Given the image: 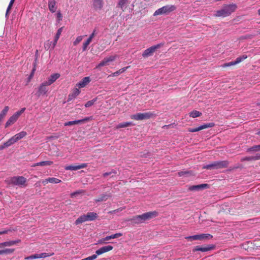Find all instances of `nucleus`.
Wrapping results in <instances>:
<instances>
[{
    "mask_svg": "<svg viewBox=\"0 0 260 260\" xmlns=\"http://www.w3.org/2000/svg\"><path fill=\"white\" fill-rule=\"evenodd\" d=\"M61 31H62V28H59L57 30V31L56 32V34L55 38H54V43H53V48L56 45V44L58 40L59 39V38L60 37V36L61 35Z\"/></svg>",
    "mask_w": 260,
    "mask_h": 260,
    "instance_id": "nucleus-34",
    "label": "nucleus"
},
{
    "mask_svg": "<svg viewBox=\"0 0 260 260\" xmlns=\"http://www.w3.org/2000/svg\"><path fill=\"white\" fill-rule=\"evenodd\" d=\"M214 125H215L214 123L210 122V123H206L203 125H202L198 127L189 128H188V131L189 132L194 133V132L200 131L204 129L212 127L214 126Z\"/></svg>",
    "mask_w": 260,
    "mask_h": 260,
    "instance_id": "nucleus-10",
    "label": "nucleus"
},
{
    "mask_svg": "<svg viewBox=\"0 0 260 260\" xmlns=\"http://www.w3.org/2000/svg\"><path fill=\"white\" fill-rule=\"evenodd\" d=\"M203 169L207 170H216L215 161H214L209 165L204 166L203 167Z\"/></svg>",
    "mask_w": 260,
    "mask_h": 260,
    "instance_id": "nucleus-33",
    "label": "nucleus"
},
{
    "mask_svg": "<svg viewBox=\"0 0 260 260\" xmlns=\"http://www.w3.org/2000/svg\"><path fill=\"white\" fill-rule=\"evenodd\" d=\"M103 0H93V6L95 10H101L103 7Z\"/></svg>",
    "mask_w": 260,
    "mask_h": 260,
    "instance_id": "nucleus-24",
    "label": "nucleus"
},
{
    "mask_svg": "<svg viewBox=\"0 0 260 260\" xmlns=\"http://www.w3.org/2000/svg\"><path fill=\"white\" fill-rule=\"evenodd\" d=\"M116 57V56H110L108 57L105 58L98 66L96 68H100L101 67L107 66L109 64L110 62L114 61Z\"/></svg>",
    "mask_w": 260,
    "mask_h": 260,
    "instance_id": "nucleus-14",
    "label": "nucleus"
},
{
    "mask_svg": "<svg viewBox=\"0 0 260 260\" xmlns=\"http://www.w3.org/2000/svg\"><path fill=\"white\" fill-rule=\"evenodd\" d=\"M1 193H1V192H0V194H1Z\"/></svg>",
    "mask_w": 260,
    "mask_h": 260,
    "instance_id": "nucleus-61",
    "label": "nucleus"
},
{
    "mask_svg": "<svg viewBox=\"0 0 260 260\" xmlns=\"http://www.w3.org/2000/svg\"><path fill=\"white\" fill-rule=\"evenodd\" d=\"M61 180L58 178L51 177L45 179L42 181V183L44 185H46L48 183H51L52 184H57L61 182Z\"/></svg>",
    "mask_w": 260,
    "mask_h": 260,
    "instance_id": "nucleus-20",
    "label": "nucleus"
},
{
    "mask_svg": "<svg viewBox=\"0 0 260 260\" xmlns=\"http://www.w3.org/2000/svg\"><path fill=\"white\" fill-rule=\"evenodd\" d=\"M175 9L176 7L174 5H166L156 10L153 14V16L167 15Z\"/></svg>",
    "mask_w": 260,
    "mask_h": 260,
    "instance_id": "nucleus-5",
    "label": "nucleus"
},
{
    "mask_svg": "<svg viewBox=\"0 0 260 260\" xmlns=\"http://www.w3.org/2000/svg\"><path fill=\"white\" fill-rule=\"evenodd\" d=\"M108 240H105V238H103L99 241V243H103L105 241H108Z\"/></svg>",
    "mask_w": 260,
    "mask_h": 260,
    "instance_id": "nucleus-53",
    "label": "nucleus"
},
{
    "mask_svg": "<svg viewBox=\"0 0 260 260\" xmlns=\"http://www.w3.org/2000/svg\"><path fill=\"white\" fill-rule=\"evenodd\" d=\"M38 258V253H36L28 256H26L24 258L25 260H31L34 259H37Z\"/></svg>",
    "mask_w": 260,
    "mask_h": 260,
    "instance_id": "nucleus-42",
    "label": "nucleus"
},
{
    "mask_svg": "<svg viewBox=\"0 0 260 260\" xmlns=\"http://www.w3.org/2000/svg\"><path fill=\"white\" fill-rule=\"evenodd\" d=\"M25 110V108H23L21 109L20 111H17L16 112H15V113L19 116L20 117V116L21 115L22 113H23L24 111Z\"/></svg>",
    "mask_w": 260,
    "mask_h": 260,
    "instance_id": "nucleus-49",
    "label": "nucleus"
},
{
    "mask_svg": "<svg viewBox=\"0 0 260 260\" xmlns=\"http://www.w3.org/2000/svg\"><path fill=\"white\" fill-rule=\"evenodd\" d=\"M87 164L83 163L79 165H72L66 166L64 169L66 170L76 171L81 169L85 168L87 167Z\"/></svg>",
    "mask_w": 260,
    "mask_h": 260,
    "instance_id": "nucleus-13",
    "label": "nucleus"
},
{
    "mask_svg": "<svg viewBox=\"0 0 260 260\" xmlns=\"http://www.w3.org/2000/svg\"><path fill=\"white\" fill-rule=\"evenodd\" d=\"M215 163L216 170L226 168L228 167L229 164V161L227 160L216 161Z\"/></svg>",
    "mask_w": 260,
    "mask_h": 260,
    "instance_id": "nucleus-22",
    "label": "nucleus"
},
{
    "mask_svg": "<svg viewBox=\"0 0 260 260\" xmlns=\"http://www.w3.org/2000/svg\"><path fill=\"white\" fill-rule=\"evenodd\" d=\"M97 101V98H94L93 99V100H91V101H88L85 104V107L86 108H88V107H91V106H92L94 103Z\"/></svg>",
    "mask_w": 260,
    "mask_h": 260,
    "instance_id": "nucleus-40",
    "label": "nucleus"
},
{
    "mask_svg": "<svg viewBox=\"0 0 260 260\" xmlns=\"http://www.w3.org/2000/svg\"><path fill=\"white\" fill-rule=\"evenodd\" d=\"M201 115L202 113L197 110H194L189 113V116L192 118H196L199 117Z\"/></svg>",
    "mask_w": 260,
    "mask_h": 260,
    "instance_id": "nucleus-36",
    "label": "nucleus"
},
{
    "mask_svg": "<svg viewBox=\"0 0 260 260\" xmlns=\"http://www.w3.org/2000/svg\"><path fill=\"white\" fill-rule=\"evenodd\" d=\"M213 238V236L210 234H201L193 236H189L185 237V239L192 241V240H204L210 239Z\"/></svg>",
    "mask_w": 260,
    "mask_h": 260,
    "instance_id": "nucleus-6",
    "label": "nucleus"
},
{
    "mask_svg": "<svg viewBox=\"0 0 260 260\" xmlns=\"http://www.w3.org/2000/svg\"><path fill=\"white\" fill-rule=\"evenodd\" d=\"M53 254V253L49 254L48 253L43 252V253L38 254V258H45V257L51 256Z\"/></svg>",
    "mask_w": 260,
    "mask_h": 260,
    "instance_id": "nucleus-41",
    "label": "nucleus"
},
{
    "mask_svg": "<svg viewBox=\"0 0 260 260\" xmlns=\"http://www.w3.org/2000/svg\"><path fill=\"white\" fill-rule=\"evenodd\" d=\"M158 215V212L156 211L148 212L141 215L133 217L129 221L133 223L140 224L145 222L147 220H150L156 217Z\"/></svg>",
    "mask_w": 260,
    "mask_h": 260,
    "instance_id": "nucleus-1",
    "label": "nucleus"
},
{
    "mask_svg": "<svg viewBox=\"0 0 260 260\" xmlns=\"http://www.w3.org/2000/svg\"><path fill=\"white\" fill-rule=\"evenodd\" d=\"M236 9L237 6L236 4L224 5L221 9L216 11L215 16L217 17H227L234 12Z\"/></svg>",
    "mask_w": 260,
    "mask_h": 260,
    "instance_id": "nucleus-2",
    "label": "nucleus"
},
{
    "mask_svg": "<svg viewBox=\"0 0 260 260\" xmlns=\"http://www.w3.org/2000/svg\"><path fill=\"white\" fill-rule=\"evenodd\" d=\"M15 0H11L10 2V3L9 4V6L7 8L6 13V17H8V16L9 15L10 11L12 8V7L14 3Z\"/></svg>",
    "mask_w": 260,
    "mask_h": 260,
    "instance_id": "nucleus-37",
    "label": "nucleus"
},
{
    "mask_svg": "<svg viewBox=\"0 0 260 260\" xmlns=\"http://www.w3.org/2000/svg\"><path fill=\"white\" fill-rule=\"evenodd\" d=\"M83 38V36H78L76 40L74 42L73 44L74 46H76L77 44H78L79 43L81 42Z\"/></svg>",
    "mask_w": 260,
    "mask_h": 260,
    "instance_id": "nucleus-43",
    "label": "nucleus"
},
{
    "mask_svg": "<svg viewBox=\"0 0 260 260\" xmlns=\"http://www.w3.org/2000/svg\"><path fill=\"white\" fill-rule=\"evenodd\" d=\"M253 160L260 159V154H256L255 156H252Z\"/></svg>",
    "mask_w": 260,
    "mask_h": 260,
    "instance_id": "nucleus-50",
    "label": "nucleus"
},
{
    "mask_svg": "<svg viewBox=\"0 0 260 260\" xmlns=\"http://www.w3.org/2000/svg\"><path fill=\"white\" fill-rule=\"evenodd\" d=\"M14 248H5L0 250V255L3 254H9L14 252Z\"/></svg>",
    "mask_w": 260,
    "mask_h": 260,
    "instance_id": "nucleus-29",
    "label": "nucleus"
},
{
    "mask_svg": "<svg viewBox=\"0 0 260 260\" xmlns=\"http://www.w3.org/2000/svg\"><path fill=\"white\" fill-rule=\"evenodd\" d=\"M128 4L127 0H119L118 6L123 11L126 8V5Z\"/></svg>",
    "mask_w": 260,
    "mask_h": 260,
    "instance_id": "nucleus-32",
    "label": "nucleus"
},
{
    "mask_svg": "<svg viewBox=\"0 0 260 260\" xmlns=\"http://www.w3.org/2000/svg\"><path fill=\"white\" fill-rule=\"evenodd\" d=\"M80 93V91L78 88H75L72 93L69 95L68 101H71L76 98Z\"/></svg>",
    "mask_w": 260,
    "mask_h": 260,
    "instance_id": "nucleus-26",
    "label": "nucleus"
},
{
    "mask_svg": "<svg viewBox=\"0 0 260 260\" xmlns=\"http://www.w3.org/2000/svg\"><path fill=\"white\" fill-rule=\"evenodd\" d=\"M4 247H6V246L5 245V243L4 242H2V243H0V248H2Z\"/></svg>",
    "mask_w": 260,
    "mask_h": 260,
    "instance_id": "nucleus-55",
    "label": "nucleus"
},
{
    "mask_svg": "<svg viewBox=\"0 0 260 260\" xmlns=\"http://www.w3.org/2000/svg\"><path fill=\"white\" fill-rule=\"evenodd\" d=\"M57 17L59 20H61L62 19V15L60 12L57 13Z\"/></svg>",
    "mask_w": 260,
    "mask_h": 260,
    "instance_id": "nucleus-52",
    "label": "nucleus"
},
{
    "mask_svg": "<svg viewBox=\"0 0 260 260\" xmlns=\"http://www.w3.org/2000/svg\"><path fill=\"white\" fill-rule=\"evenodd\" d=\"M260 151V145L253 146L247 149V151Z\"/></svg>",
    "mask_w": 260,
    "mask_h": 260,
    "instance_id": "nucleus-39",
    "label": "nucleus"
},
{
    "mask_svg": "<svg viewBox=\"0 0 260 260\" xmlns=\"http://www.w3.org/2000/svg\"><path fill=\"white\" fill-rule=\"evenodd\" d=\"M84 193L83 190H78L76 191L72 192L71 195L74 196V195H78L79 194L83 193Z\"/></svg>",
    "mask_w": 260,
    "mask_h": 260,
    "instance_id": "nucleus-47",
    "label": "nucleus"
},
{
    "mask_svg": "<svg viewBox=\"0 0 260 260\" xmlns=\"http://www.w3.org/2000/svg\"><path fill=\"white\" fill-rule=\"evenodd\" d=\"M97 34L96 30L94 29L93 30V32L92 34L90 35L88 39L87 40V41L83 43V51H85L88 47V46L89 45V44L92 41V39L94 37V36Z\"/></svg>",
    "mask_w": 260,
    "mask_h": 260,
    "instance_id": "nucleus-15",
    "label": "nucleus"
},
{
    "mask_svg": "<svg viewBox=\"0 0 260 260\" xmlns=\"http://www.w3.org/2000/svg\"><path fill=\"white\" fill-rule=\"evenodd\" d=\"M258 34H260V29L258 31Z\"/></svg>",
    "mask_w": 260,
    "mask_h": 260,
    "instance_id": "nucleus-60",
    "label": "nucleus"
},
{
    "mask_svg": "<svg viewBox=\"0 0 260 260\" xmlns=\"http://www.w3.org/2000/svg\"><path fill=\"white\" fill-rule=\"evenodd\" d=\"M132 125V123L131 122H124L119 123L118 125L116 126V129H119L121 128L126 127Z\"/></svg>",
    "mask_w": 260,
    "mask_h": 260,
    "instance_id": "nucleus-30",
    "label": "nucleus"
},
{
    "mask_svg": "<svg viewBox=\"0 0 260 260\" xmlns=\"http://www.w3.org/2000/svg\"><path fill=\"white\" fill-rule=\"evenodd\" d=\"M209 185L208 184H201L197 185L190 186L188 187L190 190H198L208 188Z\"/></svg>",
    "mask_w": 260,
    "mask_h": 260,
    "instance_id": "nucleus-19",
    "label": "nucleus"
},
{
    "mask_svg": "<svg viewBox=\"0 0 260 260\" xmlns=\"http://www.w3.org/2000/svg\"><path fill=\"white\" fill-rule=\"evenodd\" d=\"M9 110V107L8 106H6V107H5L4 109L0 113V122H2L3 119L6 116Z\"/></svg>",
    "mask_w": 260,
    "mask_h": 260,
    "instance_id": "nucleus-28",
    "label": "nucleus"
},
{
    "mask_svg": "<svg viewBox=\"0 0 260 260\" xmlns=\"http://www.w3.org/2000/svg\"><path fill=\"white\" fill-rule=\"evenodd\" d=\"M21 242V240L20 239H17L16 240H11V241H6V242H4L5 243V245L6 246V247H8V246H13V245H14L17 243H19Z\"/></svg>",
    "mask_w": 260,
    "mask_h": 260,
    "instance_id": "nucleus-31",
    "label": "nucleus"
},
{
    "mask_svg": "<svg viewBox=\"0 0 260 260\" xmlns=\"http://www.w3.org/2000/svg\"><path fill=\"white\" fill-rule=\"evenodd\" d=\"M35 71V69L34 68L33 70H32V72L30 75V77H31L33 75H34V72Z\"/></svg>",
    "mask_w": 260,
    "mask_h": 260,
    "instance_id": "nucleus-56",
    "label": "nucleus"
},
{
    "mask_svg": "<svg viewBox=\"0 0 260 260\" xmlns=\"http://www.w3.org/2000/svg\"><path fill=\"white\" fill-rule=\"evenodd\" d=\"M49 10L52 13H54L56 10V2L55 0H50L48 2Z\"/></svg>",
    "mask_w": 260,
    "mask_h": 260,
    "instance_id": "nucleus-25",
    "label": "nucleus"
},
{
    "mask_svg": "<svg viewBox=\"0 0 260 260\" xmlns=\"http://www.w3.org/2000/svg\"><path fill=\"white\" fill-rule=\"evenodd\" d=\"M90 82V78L89 77H85L77 84L76 86L79 88H83L85 87Z\"/></svg>",
    "mask_w": 260,
    "mask_h": 260,
    "instance_id": "nucleus-21",
    "label": "nucleus"
},
{
    "mask_svg": "<svg viewBox=\"0 0 260 260\" xmlns=\"http://www.w3.org/2000/svg\"><path fill=\"white\" fill-rule=\"evenodd\" d=\"M247 58V56L246 55H243L242 56H239L237 57L235 61H231L230 62L224 63L222 65V67L225 68L228 67H230L232 66H234L237 64H238Z\"/></svg>",
    "mask_w": 260,
    "mask_h": 260,
    "instance_id": "nucleus-11",
    "label": "nucleus"
},
{
    "mask_svg": "<svg viewBox=\"0 0 260 260\" xmlns=\"http://www.w3.org/2000/svg\"><path fill=\"white\" fill-rule=\"evenodd\" d=\"M122 235V233H116V234L110 235V236H106L105 238V240H110L111 239L117 238L118 237H119L121 236Z\"/></svg>",
    "mask_w": 260,
    "mask_h": 260,
    "instance_id": "nucleus-35",
    "label": "nucleus"
},
{
    "mask_svg": "<svg viewBox=\"0 0 260 260\" xmlns=\"http://www.w3.org/2000/svg\"><path fill=\"white\" fill-rule=\"evenodd\" d=\"M98 217V214L95 212H88L86 214H83L78 217L76 220L75 223L76 225H78L86 221H93Z\"/></svg>",
    "mask_w": 260,
    "mask_h": 260,
    "instance_id": "nucleus-3",
    "label": "nucleus"
},
{
    "mask_svg": "<svg viewBox=\"0 0 260 260\" xmlns=\"http://www.w3.org/2000/svg\"><path fill=\"white\" fill-rule=\"evenodd\" d=\"M188 173V172L186 171H181L178 173V175L179 176H182L185 174H186Z\"/></svg>",
    "mask_w": 260,
    "mask_h": 260,
    "instance_id": "nucleus-51",
    "label": "nucleus"
},
{
    "mask_svg": "<svg viewBox=\"0 0 260 260\" xmlns=\"http://www.w3.org/2000/svg\"><path fill=\"white\" fill-rule=\"evenodd\" d=\"M9 184L17 185L20 187H24L27 186V179L23 176H14L11 177L9 180Z\"/></svg>",
    "mask_w": 260,
    "mask_h": 260,
    "instance_id": "nucleus-4",
    "label": "nucleus"
},
{
    "mask_svg": "<svg viewBox=\"0 0 260 260\" xmlns=\"http://www.w3.org/2000/svg\"><path fill=\"white\" fill-rule=\"evenodd\" d=\"M128 68V67H125V68H123L120 70H119L118 71L113 73L112 74V76H118V75L123 73Z\"/></svg>",
    "mask_w": 260,
    "mask_h": 260,
    "instance_id": "nucleus-38",
    "label": "nucleus"
},
{
    "mask_svg": "<svg viewBox=\"0 0 260 260\" xmlns=\"http://www.w3.org/2000/svg\"><path fill=\"white\" fill-rule=\"evenodd\" d=\"M89 120V118H85L80 119V120L68 121L64 123V126H70V125H74V124H78L83 123V122L87 121Z\"/></svg>",
    "mask_w": 260,
    "mask_h": 260,
    "instance_id": "nucleus-23",
    "label": "nucleus"
},
{
    "mask_svg": "<svg viewBox=\"0 0 260 260\" xmlns=\"http://www.w3.org/2000/svg\"><path fill=\"white\" fill-rule=\"evenodd\" d=\"M259 1H260V0H259Z\"/></svg>",
    "mask_w": 260,
    "mask_h": 260,
    "instance_id": "nucleus-62",
    "label": "nucleus"
},
{
    "mask_svg": "<svg viewBox=\"0 0 260 260\" xmlns=\"http://www.w3.org/2000/svg\"><path fill=\"white\" fill-rule=\"evenodd\" d=\"M19 117L15 113L9 118V119L6 122L5 124V127L7 128L15 123L17 121Z\"/></svg>",
    "mask_w": 260,
    "mask_h": 260,
    "instance_id": "nucleus-16",
    "label": "nucleus"
},
{
    "mask_svg": "<svg viewBox=\"0 0 260 260\" xmlns=\"http://www.w3.org/2000/svg\"><path fill=\"white\" fill-rule=\"evenodd\" d=\"M252 160H253V158L252 156H246V157H244L241 159V161H252Z\"/></svg>",
    "mask_w": 260,
    "mask_h": 260,
    "instance_id": "nucleus-45",
    "label": "nucleus"
},
{
    "mask_svg": "<svg viewBox=\"0 0 260 260\" xmlns=\"http://www.w3.org/2000/svg\"><path fill=\"white\" fill-rule=\"evenodd\" d=\"M124 208H120L119 209H117L116 210H114L111 211H109L108 213L110 214H115L116 213L119 211H121Z\"/></svg>",
    "mask_w": 260,
    "mask_h": 260,
    "instance_id": "nucleus-46",
    "label": "nucleus"
},
{
    "mask_svg": "<svg viewBox=\"0 0 260 260\" xmlns=\"http://www.w3.org/2000/svg\"><path fill=\"white\" fill-rule=\"evenodd\" d=\"M10 146H11V145L9 143V141L8 140L5 143H4L3 145H0V150H2L4 149L5 148L10 147Z\"/></svg>",
    "mask_w": 260,
    "mask_h": 260,
    "instance_id": "nucleus-44",
    "label": "nucleus"
},
{
    "mask_svg": "<svg viewBox=\"0 0 260 260\" xmlns=\"http://www.w3.org/2000/svg\"><path fill=\"white\" fill-rule=\"evenodd\" d=\"M113 173L115 174V173H116L115 171H114V170H112L111 172H107V173H104V174H103V176H104V177H107V176H108V175H111V174H113Z\"/></svg>",
    "mask_w": 260,
    "mask_h": 260,
    "instance_id": "nucleus-48",
    "label": "nucleus"
},
{
    "mask_svg": "<svg viewBox=\"0 0 260 260\" xmlns=\"http://www.w3.org/2000/svg\"><path fill=\"white\" fill-rule=\"evenodd\" d=\"M48 86L49 85H47V84H45V82H44L40 84L37 91V94L38 96H40L41 95H44L47 93L48 90L47 88Z\"/></svg>",
    "mask_w": 260,
    "mask_h": 260,
    "instance_id": "nucleus-12",
    "label": "nucleus"
},
{
    "mask_svg": "<svg viewBox=\"0 0 260 260\" xmlns=\"http://www.w3.org/2000/svg\"><path fill=\"white\" fill-rule=\"evenodd\" d=\"M7 233H8V231L7 230H4V231L0 232V235L7 234Z\"/></svg>",
    "mask_w": 260,
    "mask_h": 260,
    "instance_id": "nucleus-54",
    "label": "nucleus"
},
{
    "mask_svg": "<svg viewBox=\"0 0 260 260\" xmlns=\"http://www.w3.org/2000/svg\"><path fill=\"white\" fill-rule=\"evenodd\" d=\"M27 136V133L25 131H21L19 133L16 134L11 138H10L8 141L9 143L11 145L15 144L18 141L23 139Z\"/></svg>",
    "mask_w": 260,
    "mask_h": 260,
    "instance_id": "nucleus-8",
    "label": "nucleus"
},
{
    "mask_svg": "<svg viewBox=\"0 0 260 260\" xmlns=\"http://www.w3.org/2000/svg\"><path fill=\"white\" fill-rule=\"evenodd\" d=\"M214 247L215 246L214 245H209L205 247H201L199 246H197L193 248V251L195 252L200 251L202 252H207L213 249Z\"/></svg>",
    "mask_w": 260,
    "mask_h": 260,
    "instance_id": "nucleus-17",
    "label": "nucleus"
},
{
    "mask_svg": "<svg viewBox=\"0 0 260 260\" xmlns=\"http://www.w3.org/2000/svg\"><path fill=\"white\" fill-rule=\"evenodd\" d=\"M256 135H260V131H258V132L256 133Z\"/></svg>",
    "mask_w": 260,
    "mask_h": 260,
    "instance_id": "nucleus-58",
    "label": "nucleus"
},
{
    "mask_svg": "<svg viewBox=\"0 0 260 260\" xmlns=\"http://www.w3.org/2000/svg\"><path fill=\"white\" fill-rule=\"evenodd\" d=\"M258 14L259 15H260V9L258 10Z\"/></svg>",
    "mask_w": 260,
    "mask_h": 260,
    "instance_id": "nucleus-59",
    "label": "nucleus"
},
{
    "mask_svg": "<svg viewBox=\"0 0 260 260\" xmlns=\"http://www.w3.org/2000/svg\"><path fill=\"white\" fill-rule=\"evenodd\" d=\"M259 105H260V104H259Z\"/></svg>",
    "mask_w": 260,
    "mask_h": 260,
    "instance_id": "nucleus-63",
    "label": "nucleus"
},
{
    "mask_svg": "<svg viewBox=\"0 0 260 260\" xmlns=\"http://www.w3.org/2000/svg\"><path fill=\"white\" fill-rule=\"evenodd\" d=\"M60 74L58 73H55L51 75L48 79V80L45 82V84L50 85L53 83L57 79L60 77Z\"/></svg>",
    "mask_w": 260,
    "mask_h": 260,
    "instance_id": "nucleus-18",
    "label": "nucleus"
},
{
    "mask_svg": "<svg viewBox=\"0 0 260 260\" xmlns=\"http://www.w3.org/2000/svg\"><path fill=\"white\" fill-rule=\"evenodd\" d=\"M53 161H43L41 162H37L34 164L32 167H35L36 166H50L53 164Z\"/></svg>",
    "mask_w": 260,
    "mask_h": 260,
    "instance_id": "nucleus-27",
    "label": "nucleus"
},
{
    "mask_svg": "<svg viewBox=\"0 0 260 260\" xmlns=\"http://www.w3.org/2000/svg\"><path fill=\"white\" fill-rule=\"evenodd\" d=\"M162 45L161 44H157L156 45L152 46L149 48L146 49L143 53L142 56L144 57H147L151 56L156 50L160 48Z\"/></svg>",
    "mask_w": 260,
    "mask_h": 260,
    "instance_id": "nucleus-9",
    "label": "nucleus"
},
{
    "mask_svg": "<svg viewBox=\"0 0 260 260\" xmlns=\"http://www.w3.org/2000/svg\"><path fill=\"white\" fill-rule=\"evenodd\" d=\"M105 197H106V196H103V199H102L101 200H98V201H103V200H104V198H105Z\"/></svg>",
    "mask_w": 260,
    "mask_h": 260,
    "instance_id": "nucleus-57",
    "label": "nucleus"
},
{
    "mask_svg": "<svg viewBox=\"0 0 260 260\" xmlns=\"http://www.w3.org/2000/svg\"><path fill=\"white\" fill-rule=\"evenodd\" d=\"M153 115V114L151 112L139 113L132 115L131 118L136 120H142L149 119Z\"/></svg>",
    "mask_w": 260,
    "mask_h": 260,
    "instance_id": "nucleus-7",
    "label": "nucleus"
}]
</instances>
